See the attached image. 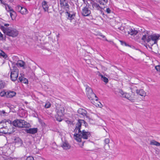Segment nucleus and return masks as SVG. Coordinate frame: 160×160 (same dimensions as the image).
Returning <instances> with one entry per match:
<instances>
[{
    "mask_svg": "<svg viewBox=\"0 0 160 160\" xmlns=\"http://www.w3.org/2000/svg\"><path fill=\"white\" fill-rule=\"evenodd\" d=\"M2 122H0V131L1 130H2L3 129L2 126Z\"/></svg>",
    "mask_w": 160,
    "mask_h": 160,
    "instance_id": "49530a36",
    "label": "nucleus"
},
{
    "mask_svg": "<svg viewBox=\"0 0 160 160\" xmlns=\"http://www.w3.org/2000/svg\"><path fill=\"white\" fill-rule=\"evenodd\" d=\"M9 26V24H8L7 23V24H4V26H7H7Z\"/></svg>",
    "mask_w": 160,
    "mask_h": 160,
    "instance_id": "3c124183",
    "label": "nucleus"
},
{
    "mask_svg": "<svg viewBox=\"0 0 160 160\" xmlns=\"http://www.w3.org/2000/svg\"><path fill=\"white\" fill-rule=\"evenodd\" d=\"M16 64L17 66H19L21 67H23V68H25L24 67L25 64V62L22 61L20 60L18 61Z\"/></svg>",
    "mask_w": 160,
    "mask_h": 160,
    "instance_id": "5701e85b",
    "label": "nucleus"
},
{
    "mask_svg": "<svg viewBox=\"0 0 160 160\" xmlns=\"http://www.w3.org/2000/svg\"><path fill=\"white\" fill-rule=\"evenodd\" d=\"M155 68L158 72H160V66L158 65L155 67Z\"/></svg>",
    "mask_w": 160,
    "mask_h": 160,
    "instance_id": "e433bc0d",
    "label": "nucleus"
},
{
    "mask_svg": "<svg viewBox=\"0 0 160 160\" xmlns=\"http://www.w3.org/2000/svg\"><path fill=\"white\" fill-rule=\"evenodd\" d=\"M138 32L137 31L135 30L134 28H130L128 31V33L131 35H136Z\"/></svg>",
    "mask_w": 160,
    "mask_h": 160,
    "instance_id": "f3484780",
    "label": "nucleus"
},
{
    "mask_svg": "<svg viewBox=\"0 0 160 160\" xmlns=\"http://www.w3.org/2000/svg\"><path fill=\"white\" fill-rule=\"evenodd\" d=\"M0 1L1 2V3L2 4H4L5 5V4H6V3H5L4 2H3V1L2 0H0Z\"/></svg>",
    "mask_w": 160,
    "mask_h": 160,
    "instance_id": "8fccbe9b",
    "label": "nucleus"
},
{
    "mask_svg": "<svg viewBox=\"0 0 160 160\" xmlns=\"http://www.w3.org/2000/svg\"><path fill=\"white\" fill-rule=\"evenodd\" d=\"M0 56L2 57L3 58L6 59L7 57V54L3 51L0 53Z\"/></svg>",
    "mask_w": 160,
    "mask_h": 160,
    "instance_id": "2f4dec72",
    "label": "nucleus"
},
{
    "mask_svg": "<svg viewBox=\"0 0 160 160\" xmlns=\"http://www.w3.org/2000/svg\"><path fill=\"white\" fill-rule=\"evenodd\" d=\"M151 49H152V48L151 47Z\"/></svg>",
    "mask_w": 160,
    "mask_h": 160,
    "instance_id": "bf43d9fd",
    "label": "nucleus"
},
{
    "mask_svg": "<svg viewBox=\"0 0 160 160\" xmlns=\"http://www.w3.org/2000/svg\"><path fill=\"white\" fill-rule=\"evenodd\" d=\"M60 4L62 5V7L67 11H69L70 9V7L69 5L68 1L66 0H60Z\"/></svg>",
    "mask_w": 160,
    "mask_h": 160,
    "instance_id": "9d476101",
    "label": "nucleus"
},
{
    "mask_svg": "<svg viewBox=\"0 0 160 160\" xmlns=\"http://www.w3.org/2000/svg\"><path fill=\"white\" fill-rule=\"evenodd\" d=\"M51 104L50 103L48 102L46 103L45 105V107L46 108H49L51 107Z\"/></svg>",
    "mask_w": 160,
    "mask_h": 160,
    "instance_id": "c9c22d12",
    "label": "nucleus"
},
{
    "mask_svg": "<svg viewBox=\"0 0 160 160\" xmlns=\"http://www.w3.org/2000/svg\"><path fill=\"white\" fill-rule=\"evenodd\" d=\"M93 9H96L98 10H101L102 8L99 6V4H98L96 2H95L92 6Z\"/></svg>",
    "mask_w": 160,
    "mask_h": 160,
    "instance_id": "aec40b11",
    "label": "nucleus"
},
{
    "mask_svg": "<svg viewBox=\"0 0 160 160\" xmlns=\"http://www.w3.org/2000/svg\"><path fill=\"white\" fill-rule=\"evenodd\" d=\"M120 42L121 44L122 45H124L125 46H128V47H131L130 45H129L127 43H126L124 41L120 40Z\"/></svg>",
    "mask_w": 160,
    "mask_h": 160,
    "instance_id": "473e14b6",
    "label": "nucleus"
},
{
    "mask_svg": "<svg viewBox=\"0 0 160 160\" xmlns=\"http://www.w3.org/2000/svg\"><path fill=\"white\" fill-rule=\"evenodd\" d=\"M10 78L12 81H16L17 79L18 75V70L16 67H13L12 68L10 69Z\"/></svg>",
    "mask_w": 160,
    "mask_h": 160,
    "instance_id": "20e7f679",
    "label": "nucleus"
},
{
    "mask_svg": "<svg viewBox=\"0 0 160 160\" xmlns=\"http://www.w3.org/2000/svg\"><path fill=\"white\" fill-rule=\"evenodd\" d=\"M27 122L22 119H16L12 122L13 126L19 128L27 127Z\"/></svg>",
    "mask_w": 160,
    "mask_h": 160,
    "instance_id": "7ed1b4c3",
    "label": "nucleus"
},
{
    "mask_svg": "<svg viewBox=\"0 0 160 160\" xmlns=\"http://www.w3.org/2000/svg\"><path fill=\"white\" fill-rule=\"evenodd\" d=\"M124 96H123V97L127 99H128L129 97V95L127 93H125V95H123Z\"/></svg>",
    "mask_w": 160,
    "mask_h": 160,
    "instance_id": "58836bf2",
    "label": "nucleus"
},
{
    "mask_svg": "<svg viewBox=\"0 0 160 160\" xmlns=\"http://www.w3.org/2000/svg\"><path fill=\"white\" fill-rule=\"evenodd\" d=\"M100 76L101 77V80L104 82L106 83H107L108 82V79L107 78L105 77L102 74H100Z\"/></svg>",
    "mask_w": 160,
    "mask_h": 160,
    "instance_id": "b1692460",
    "label": "nucleus"
},
{
    "mask_svg": "<svg viewBox=\"0 0 160 160\" xmlns=\"http://www.w3.org/2000/svg\"><path fill=\"white\" fill-rule=\"evenodd\" d=\"M1 122H2V126L3 128H4L7 127V126L6 124L7 122H8L9 124L11 125V124L12 122L10 120H5L3 121H2Z\"/></svg>",
    "mask_w": 160,
    "mask_h": 160,
    "instance_id": "a211bd4d",
    "label": "nucleus"
},
{
    "mask_svg": "<svg viewBox=\"0 0 160 160\" xmlns=\"http://www.w3.org/2000/svg\"><path fill=\"white\" fill-rule=\"evenodd\" d=\"M86 91L87 96L90 100H93L94 99V98H95V100L96 101L98 100V97L93 93L92 90L90 87L88 86L86 88Z\"/></svg>",
    "mask_w": 160,
    "mask_h": 160,
    "instance_id": "39448f33",
    "label": "nucleus"
},
{
    "mask_svg": "<svg viewBox=\"0 0 160 160\" xmlns=\"http://www.w3.org/2000/svg\"><path fill=\"white\" fill-rule=\"evenodd\" d=\"M38 130V128H30L29 129H27L26 132L28 133L34 134L37 132Z\"/></svg>",
    "mask_w": 160,
    "mask_h": 160,
    "instance_id": "ddd939ff",
    "label": "nucleus"
},
{
    "mask_svg": "<svg viewBox=\"0 0 160 160\" xmlns=\"http://www.w3.org/2000/svg\"><path fill=\"white\" fill-rule=\"evenodd\" d=\"M68 122H69L70 123L71 122V121H68Z\"/></svg>",
    "mask_w": 160,
    "mask_h": 160,
    "instance_id": "6e6d98bb",
    "label": "nucleus"
},
{
    "mask_svg": "<svg viewBox=\"0 0 160 160\" xmlns=\"http://www.w3.org/2000/svg\"><path fill=\"white\" fill-rule=\"evenodd\" d=\"M101 36L103 38H105V36L104 35H101Z\"/></svg>",
    "mask_w": 160,
    "mask_h": 160,
    "instance_id": "603ef678",
    "label": "nucleus"
},
{
    "mask_svg": "<svg viewBox=\"0 0 160 160\" xmlns=\"http://www.w3.org/2000/svg\"><path fill=\"white\" fill-rule=\"evenodd\" d=\"M138 50H139V51H141V50H140V49H138Z\"/></svg>",
    "mask_w": 160,
    "mask_h": 160,
    "instance_id": "13d9d810",
    "label": "nucleus"
},
{
    "mask_svg": "<svg viewBox=\"0 0 160 160\" xmlns=\"http://www.w3.org/2000/svg\"><path fill=\"white\" fill-rule=\"evenodd\" d=\"M62 147L64 149H67L70 148V146L69 144L66 142H64L62 145Z\"/></svg>",
    "mask_w": 160,
    "mask_h": 160,
    "instance_id": "393cba45",
    "label": "nucleus"
},
{
    "mask_svg": "<svg viewBox=\"0 0 160 160\" xmlns=\"http://www.w3.org/2000/svg\"><path fill=\"white\" fill-rule=\"evenodd\" d=\"M108 2V0H99L98 2L100 5H105Z\"/></svg>",
    "mask_w": 160,
    "mask_h": 160,
    "instance_id": "cd10ccee",
    "label": "nucleus"
},
{
    "mask_svg": "<svg viewBox=\"0 0 160 160\" xmlns=\"http://www.w3.org/2000/svg\"><path fill=\"white\" fill-rule=\"evenodd\" d=\"M0 28L2 30L3 33L6 34L7 32V31L8 30L9 28H5L3 26H1L0 27Z\"/></svg>",
    "mask_w": 160,
    "mask_h": 160,
    "instance_id": "7c9ffc66",
    "label": "nucleus"
},
{
    "mask_svg": "<svg viewBox=\"0 0 160 160\" xmlns=\"http://www.w3.org/2000/svg\"><path fill=\"white\" fill-rule=\"evenodd\" d=\"M82 1H83L84 3H85V2H87L86 1H85L86 0H82Z\"/></svg>",
    "mask_w": 160,
    "mask_h": 160,
    "instance_id": "5fc2aeb1",
    "label": "nucleus"
},
{
    "mask_svg": "<svg viewBox=\"0 0 160 160\" xmlns=\"http://www.w3.org/2000/svg\"><path fill=\"white\" fill-rule=\"evenodd\" d=\"M119 92L122 95V97L123 96H124L123 95H125V93H124L121 90H120Z\"/></svg>",
    "mask_w": 160,
    "mask_h": 160,
    "instance_id": "a18cd8bd",
    "label": "nucleus"
},
{
    "mask_svg": "<svg viewBox=\"0 0 160 160\" xmlns=\"http://www.w3.org/2000/svg\"><path fill=\"white\" fill-rule=\"evenodd\" d=\"M59 34H58L57 36V38H59Z\"/></svg>",
    "mask_w": 160,
    "mask_h": 160,
    "instance_id": "864d4df0",
    "label": "nucleus"
},
{
    "mask_svg": "<svg viewBox=\"0 0 160 160\" xmlns=\"http://www.w3.org/2000/svg\"><path fill=\"white\" fill-rule=\"evenodd\" d=\"M34 158H33L32 156H28V157L27 159L26 160H34Z\"/></svg>",
    "mask_w": 160,
    "mask_h": 160,
    "instance_id": "ea45409f",
    "label": "nucleus"
},
{
    "mask_svg": "<svg viewBox=\"0 0 160 160\" xmlns=\"http://www.w3.org/2000/svg\"><path fill=\"white\" fill-rule=\"evenodd\" d=\"M16 93L14 91H7L6 97L7 98H12L15 95Z\"/></svg>",
    "mask_w": 160,
    "mask_h": 160,
    "instance_id": "2eb2a0df",
    "label": "nucleus"
},
{
    "mask_svg": "<svg viewBox=\"0 0 160 160\" xmlns=\"http://www.w3.org/2000/svg\"><path fill=\"white\" fill-rule=\"evenodd\" d=\"M10 0V1L11 2H12V1H13V0Z\"/></svg>",
    "mask_w": 160,
    "mask_h": 160,
    "instance_id": "4d7b16f0",
    "label": "nucleus"
},
{
    "mask_svg": "<svg viewBox=\"0 0 160 160\" xmlns=\"http://www.w3.org/2000/svg\"><path fill=\"white\" fill-rule=\"evenodd\" d=\"M151 144L155 145L156 146H160V143L154 140H152L151 142Z\"/></svg>",
    "mask_w": 160,
    "mask_h": 160,
    "instance_id": "c85d7f7f",
    "label": "nucleus"
},
{
    "mask_svg": "<svg viewBox=\"0 0 160 160\" xmlns=\"http://www.w3.org/2000/svg\"><path fill=\"white\" fill-rule=\"evenodd\" d=\"M10 16L12 20L15 19L17 16V14L13 10L10 12Z\"/></svg>",
    "mask_w": 160,
    "mask_h": 160,
    "instance_id": "4be33fe9",
    "label": "nucleus"
},
{
    "mask_svg": "<svg viewBox=\"0 0 160 160\" xmlns=\"http://www.w3.org/2000/svg\"><path fill=\"white\" fill-rule=\"evenodd\" d=\"M14 142L16 144H18L19 146H21L23 142L22 140L19 137H16L14 139Z\"/></svg>",
    "mask_w": 160,
    "mask_h": 160,
    "instance_id": "4468645a",
    "label": "nucleus"
},
{
    "mask_svg": "<svg viewBox=\"0 0 160 160\" xmlns=\"http://www.w3.org/2000/svg\"><path fill=\"white\" fill-rule=\"evenodd\" d=\"M9 130L8 129V127H7L4 128L3 129L1 130L0 131V133H2L4 134H9L11 133L8 132Z\"/></svg>",
    "mask_w": 160,
    "mask_h": 160,
    "instance_id": "412c9836",
    "label": "nucleus"
},
{
    "mask_svg": "<svg viewBox=\"0 0 160 160\" xmlns=\"http://www.w3.org/2000/svg\"><path fill=\"white\" fill-rule=\"evenodd\" d=\"M160 36L158 34H154L151 35V40L153 42V44H157Z\"/></svg>",
    "mask_w": 160,
    "mask_h": 160,
    "instance_id": "9b49d317",
    "label": "nucleus"
},
{
    "mask_svg": "<svg viewBox=\"0 0 160 160\" xmlns=\"http://www.w3.org/2000/svg\"><path fill=\"white\" fill-rule=\"evenodd\" d=\"M83 123L85 124L86 122L83 120H78L74 130V132H75L74 134L75 139L79 142H82V138L87 139L91 136L90 132L85 130H81L82 125Z\"/></svg>",
    "mask_w": 160,
    "mask_h": 160,
    "instance_id": "f257e3e1",
    "label": "nucleus"
},
{
    "mask_svg": "<svg viewBox=\"0 0 160 160\" xmlns=\"http://www.w3.org/2000/svg\"><path fill=\"white\" fill-rule=\"evenodd\" d=\"M23 78H24L22 77H19V79L20 81L21 82L22 81H23Z\"/></svg>",
    "mask_w": 160,
    "mask_h": 160,
    "instance_id": "de8ad7c7",
    "label": "nucleus"
},
{
    "mask_svg": "<svg viewBox=\"0 0 160 160\" xmlns=\"http://www.w3.org/2000/svg\"><path fill=\"white\" fill-rule=\"evenodd\" d=\"M128 100H129L131 101L132 102H134V99L132 98V97H130V96H129V97L128 98Z\"/></svg>",
    "mask_w": 160,
    "mask_h": 160,
    "instance_id": "79ce46f5",
    "label": "nucleus"
},
{
    "mask_svg": "<svg viewBox=\"0 0 160 160\" xmlns=\"http://www.w3.org/2000/svg\"><path fill=\"white\" fill-rule=\"evenodd\" d=\"M18 34V31L16 29L9 28L6 34L8 36L14 37H16Z\"/></svg>",
    "mask_w": 160,
    "mask_h": 160,
    "instance_id": "0eeeda50",
    "label": "nucleus"
},
{
    "mask_svg": "<svg viewBox=\"0 0 160 160\" xmlns=\"http://www.w3.org/2000/svg\"><path fill=\"white\" fill-rule=\"evenodd\" d=\"M104 143L106 144H108L109 143L110 140L109 138H106L104 140Z\"/></svg>",
    "mask_w": 160,
    "mask_h": 160,
    "instance_id": "4c0bfd02",
    "label": "nucleus"
},
{
    "mask_svg": "<svg viewBox=\"0 0 160 160\" xmlns=\"http://www.w3.org/2000/svg\"><path fill=\"white\" fill-rule=\"evenodd\" d=\"M0 114H4L5 113H6V112H5L4 111V110H2V111H1L0 112Z\"/></svg>",
    "mask_w": 160,
    "mask_h": 160,
    "instance_id": "09e8293b",
    "label": "nucleus"
},
{
    "mask_svg": "<svg viewBox=\"0 0 160 160\" xmlns=\"http://www.w3.org/2000/svg\"><path fill=\"white\" fill-rule=\"evenodd\" d=\"M69 11H67L66 13V15L67 16V19H68L71 20L73 19L75 16V13H72L71 14Z\"/></svg>",
    "mask_w": 160,
    "mask_h": 160,
    "instance_id": "f8f14e48",
    "label": "nucleus"
},
{
    "mask_svg": "<svg viewBox=\"0 0 160 160\" xmlns=\"http://www.w3.org/2000/svg\"><path fill=\"white\" fill-rule=\"evenodd\" d=\"M22 7L20 5H18L16 7V8L18 12H20V11H21Z\"/></svg>",
    "mask_w": 160,
    "mask_h": 160,
    "instance_id": "f704fd0d",
    "label": "nucleus"
},
{
    "mask_svg": "<svg viewBox=\"0 0 160 160\" xmlns=\"http://www.w3.org/2000/svg\"><path fill=\"white\" fill-rule=\"evenodd\" d=\"M78 112L79 114L82 115L83 116H86L87 113V112L85 110L81 108L78 109Z\"/></svg>",
    "mask_w": 160,
    "mask_h": 160,
    "instance_id": "dca6fc26",
    "label": "nucleus"
},
{
    "mask_svg": "<svg viewBox=\"0 0 160 160\" xmlns=\"http://www.w3.org/2000/svg\"><path fill=\"white\" fill-rule=\"evenodd\" d=\"M55 111L57 113L55 116L56 120L59 122H61L62 120L61 117H63L64 114V108L62 106L58 105L56 107Z\"/></svg>",
    "mask_w": 160,
    "mask_h": 160,
    "instance_id": "f03ea898",
    "label": "nucleus"
},
{
    "mask_svg": "<svg viewBox=\"0 0 160 160\" xmlns=\"http://www.w3.org/2000/svg\"><path fill=\"white\" fill-rule=\"evenodd\" d=\"M28 12V11L27 9L23 7H22V8L21 10V11H20V12L22 14H25L27 13Z\"/></svg>",
    "mask_w": 160,
    "mask_h": 160,
    "instance_id": "a878e982",
    "label": "nucleus"
},
{
    "mask_svg": "<svg viewBox=\"0 0 160 160\" xmlns=\"http://www.w3.org/2000/svg\"><path fill=\"white\" fill-rule=\"evenodd\" d=\"M136 92L139 95L141 96H145V93L142 89L138 90L137 89Z\"/></svg>",
    "mask_w": 160,
    "mask_h": 160,
    "instance_id": "6ab92c4d",
    "label": "nucleus"
},
{
    "mask_svg": "<svg viewBox=\"0 0 160 160\" xmlns=\"http://www.w3.org/2000/svg\"><path fill=\"white\" fill-rule=\"evenodd\" d=\"M142 39L144 41V45L146 47L147 49L150 48V46L148 43L150 41V36H148L146 34L143 35L142 38Z\"/></svg>",
    "mask_w": 160,
    "mask_h": 160,
    "instance_id": "1a4fd4ad",
    "label": "nucleus"
},
{
    "mask_svg": "<svg viewBox=\"0 0 160 160\" xmlns=\"http://www.w3.org/2000/svg\"><path fill=\"white\" fill-rule=\"evenodd\" d=\"M88 1L89 2L90 4H92V6L93 4L95 2L92 0H88Z\"/></svg>",
    "mask_w": 160,
    "mask_h": 160,
    "instance_id": "a19ab883",
    "label": "nucleus"
},
{
    "mask_svg": "<svg viewBox=\"0 0 160 160\" xmlns=\"http://www.w3.org/2000/svg\"><path fill=\"white\" fill-rule=\"evenodd\" d=\"M106 12L108 13H110L111 12V11L109 8H107L106 9Z\"/></svg>",
    "mask_w": 160,
    "mask_h": 160,
    "instance_id": "37998d69",
    "label": "nucleus"
},
{
    "mask_svg": "<svg viewBox=\"0 0 160 160\" xmlns=\"http://www.w3.org/2000/svg\"><path fill=\"white\" fill-rule=\"evenodd\" d=\"M23 82L24 83H26L28 82V80L27 79L25 78H23Z\"/></svg>",
    "mask_w": 160,
    "mask_h": 160,
    "instance_id": "c03bdc74",
    "label": "nucleus"
},
{
    "mask_svg": "<svg viewBox=\"0 0 160 160\" xmlns=\"http://www.w3.org/2000/svg\"><path fill=\"white\" fill-rule=\"evenodd\" d=\"M7 94V92H5L4 91L1 92L0 93V96L1 97H4L6 96Z\"/></svg>",
    "mask_w": 160,
    "mask_h": 160,
    "instance_id": "72a5a7b5",
    "label": "nucleus"
},
{
    "mask_svg": "<svg viewBox=\"0 0 160 160\" xmlns=\"http://www.w3.org/2000/svg\"><path fill=\"white\" fill-rule=\"evenodd\" d=\"M87 4L86 6L84 7L81 11V14L83 16L87 17L89 16L91 13V11L89 9L90 5L86 1Z\"/></svg>",
    "mask_w": 160,
    "mask_h": 160,
    "instance_id": "423d86ee",
    "label": "nucleus"
},
{
    "mask_svg": "<svg viewBox=\"0 0 160 160\" xmlns=\"http://www.w3.org/2000/svg\"><path fill=\"white\" fill-rule=\"evenodd\" d=\"M5 6L6 10L8 12H10L13 10L12 8L8 4H5Z\"/></svg>",
    "mask_w": 160,
    "mask_h": 160,
    "instance_id": "bb28decb",
    "label": "nucleus"
},
{
    "mask_svg": "<svg viewBox=\"0 0 160 160\" xmlns=\"http://www.w3.org/2000/svg\"><path fill=\"white\" fill-rule=\"evenodd\" d=\"M42 6L45 12H48V13H51V11H50V9L49 8V7L51 6L48 4V3L45 1H44L42 2Z\"/></svg>",
    "mask_w": 160,
    "mask_h": 160,
    "instance_id": "6e6552de",
    "label": "nucleus"
},
{
    "mask_svg": "<svg viewBox=\"0 0 160 160\" xmlns=\"http://www.w3.org/2000/svg\"><path fill=\"white\" fill-rule=\"evenodd\" d=\"M5 86V83L3 81L0 80V89L3 88Z\"/></svg>",
    "mask_w": 160,
    "mask_h": 160,
    "instance_id": "c756f323",
    "label": "nucleus"
}]
</instances>
